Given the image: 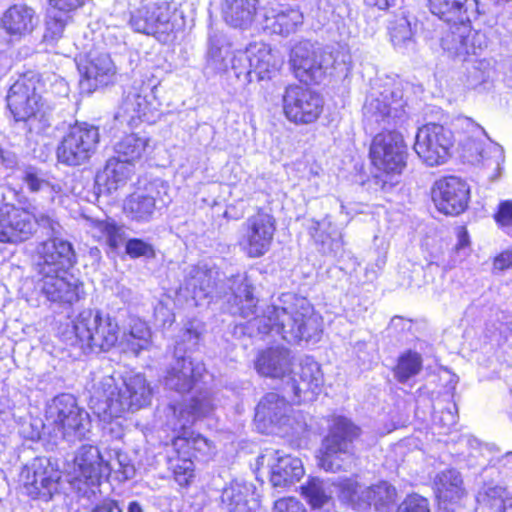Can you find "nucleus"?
<instances>
[{
  "label": "nucleus",
  "mask_w": 512,
  "mask_h": 512,
  "mask_svg": "<svg viewBox=\"0 0 512 512\" xmlns=\"http://www.w3.org/2000/svg\"><path fill=\"white\" fill-rule=\"evenodd\" d=\"M404 83L397 77L377 78L366 98L363 115L367 126L381 127L370 146L373 165L383 173L399 174L405 167L406 146L394 128L404 121Z\"/></svg>",
  "instance_id": "nucleus-1"
},
{
  "label": "nucleus",
  "mask_w": 512,
  "mask_h": 512,
  "mask_svg": "<svg viewBox=\"0 0 512 512\" xmlns=\"http://www.w3.org/2000/svg\"><path fill=\"white\" fill-rule=\"evenodd\" d=\"M248 329L262 336L279 335L288 343L317 342L322 334L320 319L309 301L294 293L281 294L261 315L248 321Z\"/></svg>",
  "instance_id": "nucleus-2"
},
{
  "label": "nucleus",
  "mask_w": 512,
  "mask_h": 512,
  "mask_svg": "<svg viewBox=\"0 0 512 512\" xmlns=\"http://www.w3.org/2000/svg\"><path fill=\"white\" fill-rule=\"evenodd\" d=\"M176 392L182 394V402L171 405L174 415H179V427L174 428L177 435L172 440V448L175 453L190 455L204 461L215 454V446L206 437L195 434L189 427L202 417L211 414L214 409L213 399L208 391L196 389L197 386H179Z\"/></svg>",
  "instance_id": "nucleus-3"
},
{
  "label": "nucleus",
  "mask_w": 512,
  "mask_h": 512,
  "mask_svg": "<svg viewBox=\"0 0 512 512\" xmlns=\"http://www.w3.org/2000/svg\"><path fill=\"white\" fill-rule=\"evenodd\" d=\"M88 413L80 408L71 394H60L46 405L45 419L31 420V431L22 430L31 439L40 438L44 431L55 438L72 440L81 439L89 426Z\"/></svg>",
  "instance_id": "nucleus-4"
},
{
  "label": "nucleus",
  "mask_w": 512,
  "mask_h": 512,
  "mask_svg": "<svg viewBox=\"0 0 512 512\" xmlns=\"http://www.w3.org/2000/svg\"><path fill=\"white\" fill-rule=\"evenodd\" d=\"M362 430L349 418L334 417L318 450V466L326 472L349 471L356 462L355 441Z\"/></svg>",
  "instance_id": "nucleus-5"
},
{
  "label": "nucleus",
  "mask_w": 512,
  "mask_h": 512,
  "mask_svg": "<svg viewBox=\"0 0 512 512\" xmlns=\"http://www.w3.org/2000/svg\"><path fill=\"white\" fill-rule=\"evenodd\" d=\"M42 84L36 75L24 76L9 89L7 105L16 121L26 123L29 132L41 133L50 127V110L42 100Z\"/></svg>",
  "instance_id": "nucleus-6"
},
{
  "label": "nucleus",
  "mask_w": 512,
  "mask_h": 512,
  "mask_svg": "<svg viewBox=\"0 0 512 512\" xmlns=\"http://www.w3.org/2000/svg\"><path fill=\"white\" fill-rule=\"evenodd\" d=\"M128 25L135 32L166 43L177 29L176 9L168 2L141 0L129 13Z\"/></svg>",
  "instance_id": "nucleus-7"
},
{
  "label": "nucleus",
  "mask_w": 512,
  "mask_h": 512,
  "mask_svg": "<svg viewBox=\"0 0 512 512\" xmlns=\"http://www.w3.org/2000/svg\"><path fill=\"white\" fill-rule=\"evenodd\" d=\"M458 126L466 136L461 139V145L465 156L473 163L482 164L491 169L489 178L493 181L500 177L502 164L505 160L503 148L492 142L482 126L471 118L465 117L458 120Z\"/></svg>",
  "instance_id": "nucleus-8"
},
{
  "label": "nucleus",
  "mask_w": 512,
  "mask_h": 512,
  "mask_svg": "<svg viewBox=\"0 0 512 512\" xmlns=\"http://www.w3.org/2000/svg\"><path fill=\"white\" fill-rule=\"evenodd\" d=\"M76 337L93 352L109 351L119 342L118 322L100 310L86 309L74 320Z\"/></svg>",
  "instance_id": "nucleus-9"
},
{
  "label": "nucleus",
  "mask_w": 512,
  "mask_h": 512,
  "mask_svg": "<svg viewBox=\"0 0 512 512\" xmlns=\"http://www.w3.org/2000/svg\"><path fill=\"white\" fill-rule=\"evenodd\" d=\"M25 494L32 500L48 503L62 493L59 469L47 457H36L20 474Z\"/></svg>",
  "instance_id": "nucleus-10"
},
{
  "label": "nucleus",
  "mask_w": 512,
  "mask_h": 512,
  "mask_svg": "<svg viewBox=\"0 0 512 512\" xmlns=\"http://www.w3.org/2000/svg\"><path fill=\"white\" fill-rule=\"evenodd\" d=\"M100 142L99 128L87 122L71 125L56 151L57 159L66 166L87 163L96 153Z\"/></svg>",
  "instance_id": "nucleus-11"
},
{
  "label": "nucleus",
  "mask_w": 512,
  "mask_h": 512,
  "mask_svg": "<svg viewBox=\"0 0 512 512\" xmlns=\"http://www.w3.org/2000/svg\"><path fill=\"white\" fill-rule=\"evenodd\" d=\"M200 339V333L192 326L185 328L180 341L175 347V359L167 370L166 381L176 382L175 384H207L210 375L201 362H194L190 357L182 355L188 351H193Z\"/></svg>",
  "instance_id": "nucleus-12"
},
{
  "label": "nucleus",
  "mask_w": 512,
  "mask_h": 512,
  "mask_svg": "<svg viewBox=\"0 0 512 512\" xmlns=\"http://www.w3.org/2000/svg\"><path fill=\"white\" fill-rule=\"evenodd\" d=\"M336 486L340 500L354 508L366 509L374 506L375 510L380 511L388 509L396 501V489L386 481L363 487L355 479L345 478Z\"/></svg>",
  "instance_id": "nucleus-13"
},
{
  "label": "nucleus",
  "mask_w": 512,
  "mask_h": 512,
  "mask_svg": "<svg viewBox=\"0 0 512 512\" xmlns=\"http://www.w3.org/2000/svg\"><path fill=\"white\" fill-rule=\"evenodd\" d=\"M283 114L297 125L311 124L322 113L323 99L315 91L301 86L288 85L282 94Z\"/></svg>",
  "instance_id": "nucleus-14"
},
{
  "label": "nucleus",
  "mask_w": 512,
  "mask_h": 512,
  "mask_svg": "<svg viewBox=\"0 0 512 512\" xmlns=\"http://www.w3.org/2000/svg\"><path fill=\"white\" fill-rule=\"evenodd\" d=\"M293 409L285 396L277 393H268L256 407L255 419L263 422L265 427H271L279 433L299 434L306 428V423L296 419L292 415Z\"/></svg>",
  "instance_id": "nucleus-15"
},
{
  "label": "nucleus",
  "mask_w": 512,
  "mask_h": 512,
  "mask_svg": "<svg viewBox=\"0 0 512 512\" xmlns=\"http://www.w3.org/2000/svg\"><path fill=\"white\" fill-rule=\"evenodd\" d=\"M169 187L161 179L148 183L143 190L136 191L126 198L124 213L132 221L148 222L153 218L155 211L170 203Z\"/></svg>",
  "instance_id": "nucleus-16"
},
{
  "label": "nucleus",
  "mask_w": 512,
  "mask_h": 512,
  "mask_svg": "<svg viewBox=\"0 0 512 512\" xmlns=\"http://www.w3.org/2000/svg\"><path fill=\"white\" fill-rule=\"evenodd\" d=\"M453 133L442 125L430 123L418 129L414 150L429 166L445 163L453 146Z\"/></svg>",
  "instance_id": "nucleus-17"
},
{
  "label": "nucleus",
  "mask_w": 512,
  "mask_h": 512,
  "mask_svg": "<svg viewBox=\"0 0 512 512\" xmlns=\"http://www.w3.org/2000/svg\"><path fill=\"white\" fill-rule=\"evenodd\" d=\"M35 291L56 304H73L84 295L83 284L68 271L37 272Z\"/></svg>",
  "instance_id": "nucleus-18"
},
{
  "label": "nucleus",
  "mask_w": 512,
  "mask_h": 512,
  "mask_svg": "<svg viewBox=\"0 0 512 512\" xmlns=\"http://www.w3.org/2000/svg\"><path fill=\"white\" fill-rule=\"evenodd\" d=\"M275 230L274 217L258 211L242 224L239 245L249 257H261L269 250Z\"/></svg>",
  "instance_id": "nucleus-19"
},
{
  "label": "nucleus",
  "mask_w": 512,
  "mask_h": 512,
  "mask_svg": "<svg viewBox=\"0 0 512 512\" xmlns=\"http://www.w3.org/2000/svg\"><path fill=\"white\" fill-rule=\"evenodd\" d=\"M109 396L98 403L96 412L103 419L119 417L126 411H134L150 403V386H109Z\"/></svg>",
  "instance_id": "nucleus-20"
},
{
  "label": "nucleus",
  "mask_w": 512,
  "mask_h": 512,
  "mask_svg": "<svg viewBox=\"0 0 512 512\" xmlns=\"http://www.w3.org/2000/svg\"><path fill=\"white\" fill-rule=\"evenodd\" d=\"M330 58L310 42H300L292 49L290 62L295 77L301 82L320 83L329 69Z\"/></svg>",
  "instance_id": "nucleus-21"
},
{
  "label": "nucleus",
  "mask_w": 512,
  "mask_h": 512,
  "mask_svg": "<svg viewBox=\"0 0 512 512\" xmlns=\"http://www.w3.org/2000/svg\"><path fill=\"white\" fill-rule=\"evenodd\" d=\"M469 186L462 179L449 176L435 182L432 199L437 209L446 215H459L468 205Z\"/></svg>",
  "instance_id": "nucleus-22"
},
{
  "label": "nucleus",
  "mask_w": 512,
  "mask_h": 512,
  "mask_svg": "<svg viewBox=\"0 0 512 512\" xmlns=\"http://www.w3.org/2000/svg\"><path fill=\"white\" fill-rule=\"evenodd\" d=\"M34 233L35 222L30 211L9 204L0 206V242L18 244Z\"/></svg>",
  "instance_id": "nucleus-23"
},
{
  "label": "nucleus",
  "mask_w": 512,
  "mask_h": 512,
  "mask_svg": "<svg viewBox=\"0 0 512 512\" xmlns=\"http://www.w3.org/2000/svg\"><path fill=\"white\" fill-rule=\"evenodd\" d=\"M75 263V253L70 242L53 237L37 246L35 263L37 272L64 273Z\"/></svg>",
  "instance_id": "nucleus-24"
},
{
  "label": "nucleus",
  "mask_w": 512,
  "mask_h": 512,
  "mask_svg": "<svg viewBox=\"0 0 512 512\" xmlns=\"http://www.w3.org/2000/svg\"><path fill=\"white\" fill-rule=\"evenodd\" d=\"M25 189L33 195V200L42 199L47 205L54 203L57 196L64 194L61 181L57 179L50 171L40 167L28 165L23 168L20 177Z\"/></svg>",
  "instance_id": "nucleus-25"
},
{
  "label": "nucleus",
  "mask_w": 512,
  "mask_h": 512,
  "mask_svg": "<svg viewBox=\"0 0 512 512\" xmlns=\"http://www.w3.org/2000/svg\"><path fill=\"white\" fill-rule=\"evenodd\" d=\"M81 75L80 85L91 92L111 82L115 75V66L106 53H90L77 63Z\"/></svg>",
  "instance_id": "nucleus-26"
},
{
  "label": "nucleus",
  "mask_w": 512,
  "mask_h": 512,
  "mask_svg": "<svg viewBox=\"0 0 512 512\" xmlns=\"http://www.w3.org/2000/svg\"><path fill=\"white\" fill-rule=\"evenodd\" d=\"M77 472V481L87 486H97L105 478L107 467L104 465V456L96 446H81L74 457Z\"/></svg>",
  "instance_id": "nucleus-27"
},
{
  "label": "nucleus",
  "mask_w": 512,
  "mask_h": 512,
  "mask_svg": "<svg viewBox=\"0 0 512 512\" xmlns=\"http://www.w3.org/2000/svg\"><path fill=\"white\" fill-rule=\"evenodd\" d=\"M1 25L12 39L20 40L33 32L38 25V17L28 5L14 4L3 13Z\"/></svg>",
  "instance_id": "nucleus-28"
},
{
  "label": "nucleus",
  "mask_w": 512,
  "mask_h": 512,
  "mask_svg": "<svg viewBox=\"0 0 512 512\" xmlns=\"http://www.w3.org/2000/svg\"><path fill=\"white\" fill-rule=\"evenodd\" d=\"M248 55L251 58L250 66L253 81L271 79L283 64L278 51L273 50L265 43H253L248 46Z\"/></svg>",
  "instance_id": "nucleus-29"
},
{
  "label": "nucleus",
  "mask_w": 512,
  "mask_h": 512,
  "mask_svg": "<svg viewBox=\"0 0 512 512\" xmlns=\"http://www.w3.org/2000/svg\"><path fill=\"white\" fill-rule=\"evenodd\" d=\"M275 462L271 464L270 482L273 487H287L304 475L302 461L298 457L275 451Z\"/></svg>",
  "instance_id": "nucleus-30"
},
{
  "label": "nucleus",
  "mask_w": 512,
  "mask_h": 512,
  "mask_svg": "<svg viewBox=\"0 0 512 512\" xmlns=\"http://www.w3.org/2000/svg\"><path fill=\"white\" fill-rule=\"evenodd\" d=\"M429 8L446 23L469 20L480 13L476 0H429Z\"/></svg>",
  "instance_id": "nucleus-31"
},
{
  "label": "nucleus",
  "mask_w": 512,
  "mask_h": 512,
  "mask_svg": "<svg viewBox=\"0 0 512 512\" xmlns=\"http://www.w3.org/2000/svg\"><path fill=\"white\" fill-rule=\"evenodd\" d=\"M291 359L289 349L282 346L270 347L259 354L255 367L263 376L281 378L290 371Z\"/></svg>",
  "instance_id": "nucleus-32"
},
{
  "label": "nucleus",
  "mask_w": 512,
  "mask_h": 512,
  "mask_svg": "<svg viewBox=\"0 0 512 512\" xmlns=\"http://www.w3.org/2000/svg\"><path fill=\"white\" fill-rule=\"evenodd\" d=\"M150 104L146 97L138 91H129L122 99L115 120L130 127L137 126L142 121H149Z\"/></svg>",
  "instance_id": "nucleus-33"
},
{
  "label": "nucleus",
  "mask_w": 512,
  "mask_h": 512,
  "mask_svg": "<svg viewBox=\"0 0 512 512\" xmlns=\"http://www.w3.org/2000/svg\"><path fill=\"white\" fill-rule=\"evenodd\" d=\"M308 231L323 254L336 256L343 250L341 232L328 218L311 220Z\"/></svg>",
  "instance_id": "nucleus-34"
},
{
  "label": "nucleus",
  "mask_w": 512,
  "mask_h": 512,
  "mask_svg": "<svg viewBox=\"0 0 512 512\" xmlns=\"http://www.w3.org/2000/svg\"><path fill=\"white\" fill-rule=\"evenodd\" d=\"M258 0H220L224 21L234 27L248 28L256 15Z\"/></svg>",
  "instance_id": "nucleus-35"
},
{
  "label": "nucleus",
  "mask_w": 512,
  "mask_h": 512,
  "mask_svg": "<svg viewBox=\"0 0 512 512\" xmlns=\"http://www.w3.org/2000/svg\"><path fill=\"white\" fill-rule=\"evenodd\" d=\"M229 282V287L232 291V298L229 301H233L231 313L234 315L239 314L243 318L253 316L256 308V299L253 296V288L248 282L247 277L236 275Z\"/></svg>",
  "instance_id": "nucleus-36"
},
{
  "label": "nucleus",
  "mask_w": 512,
  "mask_h": 512,
  "mask_svg": "<svg viewBox=\"0 0 512 512\" xmlns=\"http://www.w3.org/2000/svg\"><path fill=\"white\" fill-rule=\"evenodd\" d=\"M254 487L245 481L234 480L226 486L221 494V504L229 512H249L252 507Z\"/></svg>",
  "instance_id": "nucleus-37"
},
{
  "label": "nucleus",
  "mask_w": 512,
  "mask_h": 512,
  "mask_svg": "<svg viewBox=\"0 0 512 512\" xmlns=\"http://www.w3.org/2000/svg\"><path fill=\"white\" fill-rule=\"evenodd\" d=\"M434 485L438 499L444 502H457L465 495L462 476L453 468L438 473Z\"/></svg>",
  "instance_id": "nucleus-38"
},
{
  "label": "nucleus",
  "mask_w": 512,
  "mask_h": 512,
  "mask_svg": "<svg viewBox=\"0 0 512 512\" xmlns=\"http://www.w3.org/2000/svg\"><path fill=\"white\" fill-rule=\"evenodd\" d=\"M212 284L211 272L206 268L190 265L184 269V280L180 285V291L186 293V297L196 300L208 294Z\"/></svg>",
  "instance_id": "nucleus-39"
},
{
  "label": "nucleus",
  "mask_w": 512,
  "mask_h": 512,
  "mask_svg": "<svg viewBox=\"0 0 512 512\" xmlns=\"http://www.w3.org/2000/svg\"><path fill=\"white\" fill-rule=\"evenodd\" d=\"M333 486L328 480L312 477L301 486V494L312 509L324 510L333 503Z\"/></svg>",
  "instance_id": "nucleus-40"
},
{
  "label": "nucleus",
  "mask_w": 512,
  "mask_h": 512,
  "mask_svg": "<svg viewBox=\"0 0 512 512\" xmlns=\"http://www.w3.org/2000/svg\"><path fill=\"white\" fill-rule=\"evenodd\" d=\"M151 343V331L148 325L140 319H132L129 330L123 332L119 344L124 352L138 355L142 350L148 349Z\"/></svg>",
  "instance_id": "nucleus-41"
},
{
  "label": "nucleus",
  "mask_w": 512,
  "mask_h": 512,
  "mask_svg": "<svg viewBox=\"0 0 512 512\" xmlns=\"http://www.w3.org/2000/svg\"><path fill=\"white\" fill-rule=\"evenodd\" d=\"M149 148V138L137 133H131L122 137L114 145L116 157L124 162L134 165L140 161Z\"/></svg>",
  "instance_id": "nucleus-42"
},
{
  "label": "nucleus",
  "mask_w": 512,
  "mask_h": 512,
  "mask_svg": "<svg viewBox=\"0 0 512 512\" xmlns=\"http://www.w3.org/2000/svg\"><path fill=\"white\" fill-rule=\"evenodd\" d=\"M134 165L124 162L116 156L109 158L102 174L97 176V181H105L109 191L117 190L124 185L133 173Z\"/></svg>",
  "instance_id": "nucleus-43"
},
{
  "label": "nucleus",
  "mask_w": 512,
  "mask_h": 512,
  "mask_svg": "<svg viewBox=\"0 0 512 512\" xmlns=\"http://www.w3.org/2000/svg\"><path fill=\"white\" fill-rule=\"evenodd\" d=\"M25 404L26 400L23 395L18 394L16 391L11 395L10 392L2 389L0 394V419L5 421L11 416L22 427L27 423L30 424L32 418L26 413Z\"/></svg>",
  "instance_id": "nucleus-44"
},
{
  "label": "nucleus",
  "mask_w": 512,
  "mask_h": 512,
  "mask_svg": "<svg viewBox=\"0 0 512 512\" xmlns=\"http://www.w3.org/2000/svg\"><path fill=\"white\" fill-rule=\"evenodd\" d=\"M470 21L471 19L447 23L448 29L441 37V46L450 55L462 57L463 41L470 33Z\"/></svg>",
  "instance_id": "nucleus-45"
},
{
  "label": "nucleus",
  "mask_w": 512,
  "mask_h": 512,
  "mask_svg": "<svg viewBox=\"0 0 512 512\" xmlns=\"http://www.w3.org/2000/svg\"><path fill=\"white\" fill-rule=\"evenodd\" d=\"M303 23V14L299 9L290 8L281 11L272 17L266 18V28L273 33L289 35Z\"/></svg>",
  "instance_id": "nucleus-46"
},
{
  "label": "nucleus",
  "mask_w": 512,
  "mask_h": 512,
  "mask_svg": "<svg viewBox=\"0 0 512 512\" xmlns=\"http://www.w3.org/2000/svg\"><path fill=\"white\" fill-rule=\"evenodd\" d=\"M231 46L219 38H210L207 66L214 72L226 71L232 56Z\"/></svg>",
  "instance_id": "nucleus-47"
},
{
  "label": "nucleus",
  "mask_w": 512,
  "mask_h": 512,
  "mask_svg": "<svg viewBox=\"0 0 512 512\" xmlns=\"http://www.w3.org/2000/svg\"><path fill=\"white\" fill-rule=\"evenodd\" d=\"M509 492L503 486L494 482L484 483L477 494V502L497 512L509 496Z\"/></svg>",
  "instance_id": "nucleus-48"
},
{
  "label": "nucleus",
  "mask_w": 512,
  "mask_h": 512,
  "mask_svg": "<svg viewBox=\"0 0 512 512\" xmlns=\"http://www.w3.org/2000/svg\"><path fill=\"white\" fill-rule=\"evenodd\" d=\"M94 235L104 238L112 251H116L124 242V231L110 220H96L93 222Z\"/></svg>",
  "instance_id": "nucleus-49"
},
{
  "label": "nucleus",
  "mask_w": 512,
  "mask_h": 512,
  "mask_svg": "<svg viewBox=\"0 0 512 512\" xmlns=\"http://www.w3.org/2000/svg\"><path fill=\"white\" fill-rule=\"evenodd\" d=\"M422 368V356L412 350L403 353L395 368V376L401 381L405 382L412 376L418 374Z\"/></svg>",
  "instance_id": "nucleus-50"
},
{
  "label": "nucleus",
  "mask_w": 512,
  "mask_h": 512,
  "mask_svg": "<svg viewBox=\"0 0 512 512\" xmlns=\"http://www.w3.org/2000/svg\"><path fill=\"white\" fill-rule=\"evenodd\" d=\"M169 458L170 468L180 486H186L194 476V463L190 455L175 453Z\"/></svg>",
  "instance_id": "nucleus-51"
},
{
  "label": "nucleus",
  "mask_w": 512,
  "mask_h": 512,
  "mask_svg": "<svg viewBox=\"0 0 512 512\" xmlns=\"http://www.w3.org/2000/svg\"><path fill=\"white\" fill-rule=\"evenodd\" d=\"M389 33L391 42L395 47H408L413 42L410 22L405 17L398 18L391 23Z\"/></svg>",
  "instance_id": "nucleus-52"
},
{
  "label": "nucleus",
  "mask_w": 512,
  "mask_h": 512,
  "mask_svg": "<svg viewBox=\"0 0 512 512\" xmlns=\"http://www.w3.org/2000/svg\"><path fill=\"white\" fill-rule=\"evenodd\" d=\"M296 375L298 379L294 378V382L299 381L305 384H318L323 378L320 365L310 357H305L300 362Z\"/></svg>",
  "instance_id": "nucleus-53"
},
{
  "label": "nucleus",
  "mask_w": 512,
  "mask_h": 512,
  "mask_svg": "<svg viewBox=\"0 0 512 512\" xmlns=\"http://www.w3.org/2000/svg\"><path fill=\"white\" fill-rule=\"evenodd\" d=\"M251 58L248 55V47L244 51H238L232 54L229 64L234 71L235 76L240 79L244 77L246 83L253 82L252 71L250 66Z\"/></svg>",
  "instance_id": "nucleus-54"
},
{
  "label": "nucleus",
  "mask_w": 512,
  "mask_h": 512,
  "mask_svg": "<svg viewBox=\"0 0 512 512\" xmlns=\"http://www.w3.org/2000/svg\"><path fill=\"white\" fill-rule=\"evenodd\" d=\"M33 211L30 212L33 215V221L35 222V228L38 226L42 228L47 235L54 236L59 234L60 224L54 218V215L50 211L40 212L36 206L32 207Z\"/></svg>",
  "instance_id": "nucleus-55"
},
{
  "label": "nucleus",
  "mask_w": 512,
  "mask_h": 512,
  "mask_svg": "<svg viewBox=\"0 0 512 512\" xmlns=\"http://www.w3.org/2000/svg\"><path fill=\"white\" fill-rule=\"evenodd\" d=\"M125 252L130 258H154L155 250L152 244L139 238H131L125 244Z\"/></svg>",
  "instance_id": "nucleus-56"
},
{
  "label": "nucleus",
  "mask_w": 512,
  "mask_h": 512,
  "mask_svg": "<svg viewBox=\"0 0 512 512\" xmlns=\"http://www.w3.org/2000/svg\"><path fill=\"white\" fill-rule=\"evenodd\" d=\"M463 44L462 56L464 57L469 54L476 55L480 53L487 47L488 42L485 33L474 30L470 26L469 37L463 41Z\"/></svg>",
  "instance_id": "nucleus-57"
},
{
  "label": "nucleus",
  "mask_w": 512,
  "mask_h": 512,
  "mask_svg": "<svg viewBox=\"0 0 512 512\" xmlns=\"http://www.w3.org/2000/svg\"><path fill=\"white\" fill-rule=\"evenodd\" d=\"M286 386L285 394L290 397V402L292 404H301L305 402H311L315 400L318 392L315 389H318L319 386H314V389H311V386Z\"/></svg>",
  "instance_id": "nucleus-58"
},
{
  "label": "nucleus",
  "mask_w": 512,
  "mask_h": 512,
  "mask_svg": "<svg viewBox=\"0 0 512 512\" xmlns=\"http://www.w3.org/2000/svg\"><path fill=\"white\" fill-rule=\"evenodd\" d=\"M66 20L61 17L49 16L46 20V29L43 40L46 43H54L58 41L64 32Z\"/></svg>",
  "instance_id": "nucleus-59"
},
{
  "label": "nucleus",
  "mask_w": 512,
  "mask_h": 512,
  "mask_svg": "<svg viewBox=\"0 0 512 512\" xmlns=\"http://www.w3.org/2000/svg\"><path fill=\"white\" fill-rule=\"evenodd\" d=\"M397 512H430L429 502L420 495H410L400 504Z\"/></svg>",
  "instance_id": "nucleus-60"
},
{
  "label": "nucleus",
  "mask_w": 512,
  "mask_h": 512,
  "mask_svg": "<svg viewBox=\"0 0 512 512\" xmlns=\"http://www.w3.org/2000/svg\"><path fill=\"white\" fill-rule=\"evenodd\" d=\"M275 512H307L304 505L295 498H282L275 502Z\"/></svg>",
  "instance_id": "nucleus-61"
},
{
  "label": "nucleus",
  "mask_w": 512,
  "mask_h": 512,
  "mask_svg": "<svg viewBox=\"0 0 512 512\" xmlns=\"http://www.w3.org/2000/svg\"><path fill=\"white\" fill-rule=\"evenodd\" d=\"M497 223L506 228L512 227V201H504L499 205L495 216Z\"/></svg>",
  "instance_id": "nucleus-62"
},
{
  "label": "nucleus",
  "mask_w": 512,
  "mask_h": 512,
  "mask_svg": "<svg viewBox=\"0 0 512 512\" xmlns=\"http://www.w3.org/2000/svg\"><path fill=\"white\" fill-rule=\"evenodd\" d=\"M85 0H49V4L62 12H71L84 4Z\"/></svg>",
  "instance_id": "nucleus-63"
},
{
  "label": "nucleus",
  "mask_w": 512,
  "mask_h": 512,
  "mask_svg": "<svg viewBox=\"0 0 512 512\" xmlns=\"http://www.w3.org/2000/svg\"><path fill=\"white\" fill-rule=\"evenodd\" d=\"M92 512H123L119 506L118 501L113 499H104L102 502L95 505Z\"/></svg>",
  "instance_id": "nucleus-64"
}]
</instances>
